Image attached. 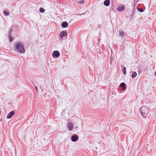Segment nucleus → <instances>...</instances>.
Segmentation results:
<instances>
[{"label":"nucleus","mask_w":156,"mask_h":156,"mask_svg":"<svg viewBox=\"0 0 156 156\" xmlns=\"http://www.w3.org/2000/svg\"><path fill=\"white\" fill-rule=\"evenodd\" d=\"M15 46V50L20 54L25 52V50L23 43L21 42L16 43V44Z\"/></svg>","instance_id":"nucleus-1"},{"label":"nucleus","mask_w":156,"mask_h":156,"mask_svg":"<svg viewBox=\"0 0 156 156\" xmlns=\"http://www.w3.org/2000/svg\"><path fill=\"white\" fill-rule=\"evenodd\" d=\"M140 110L141 115L144 118H146L148 112V109L146 107H142Z\"/></svg>","instance_id":"nucleus-2"},{"label":"nucleus","mask_w":156,"mask_h":156,"mask_svg":"<svg viewBox=\"0 0 156 156\" xmlns=\"http://www.w3.org/2000/svg\"><path fill=\"white\" fill-rule=\"evenodd\" d=\"M52 55L54 57H58L60 56V53L58 51H54L52 54Z\"/></svg>","instance_id":"nucleus-3"},{"label":"nucleus","mask_w":156,"mask_h":156,"mask_svg":"<svg viewBox=\"0 0 156 156\" xmlns=\"http://www.w3.org/2000/svg\"><path fill=\"white\" fill-rule=\"evenodd\" d=\"M79 139V137L77 135H74L72 136L71 140L73 142H75Z\"/></svg>","instance_id":"nucleus-4"},{"label":"nucleus","mask_w":156,"mask_h":156,"mask_svg":"<svg viewBox=\"0 0 156 156\" xmlns=\"http://www.w3.org/2000/svg\"><path fill=\"white\" fill-rule=\"evenodd\" d=\"M67 32L65 31H62L60 34V37L61 38H62L64 36H66L67 35Z\"/></svg>","instance_id":"nucleus-5"},{"label":"nucleus","mask_w":156,"mask_h":156,"mask_svg":"<svg viewBox=\"0 0 156 156\" xmlns=\"http://www.w3.org/2000/svg\"><path fill=\"white\" fill-rule=\"evenodd\" d=\"M118 11L121 12L123 11H125L126 10L125 6L123 5L117 8Z\"/></svg>","instance_id":"nucleus-6"},{"label":"nucleus","mask_w":156,"mask_h":156,"mask_svg":"<svg viewBox=\"0 0 156 156\" xmlns=\"http://www.w3.org/2000/svg\"><path fill=\"white\" fill-rule=\"evenodd\" d=\"M15 114V112L13 111H11L10 113L7 115L6 118L7 119L11 118L12 116L13 115Z\"/></svg>","instance_id":"nucleus-7"},{"label":"nucleus","mask_w":156,"mask_h":156,"mask_svg":"<svg viewBox=\"0 0 156 156\" xmlns=\"http://www.w3.org/2000/svg\"><path fill=\"white\" fill-rule=\"evenodd\" d=\"M68 126L69 130H71L73 129V124L71 122H69L68 123Z\"/></svg>","instance_id":"nucleus-8"},{"label":"nucleus","mask_w":156,"mask_h":156,"mask_svg":"<svg viewBox=\"0 0 156 156\" xmlns=\"http://www.w3.org/2000/svg\"><path fill=\"white\" fill-rule=\"evenodd\" d=\"M104 5L106 6H108L110 4V1L109 0H105L104 2Z\"/></svg>","instance_id":"nucleus-9"},{"label":"nucleus","mask_w":156,"mask_h":156,"mask_svg":"<svg viewBox=\"0 0 156 156\" xmlns=\"http://www.w3.org/2000/svg\"><path fill=\"white\" fill-rule=\"evenodd\" d=\"M68 25V23L66 22H64L61 24L62 27L63 28L66 27Z\"/></svg>","instance_id":"nucleus-10"},{"label":"nucleus","mask_w":156,"mask_h":156,"mask_svg":"<svg viewBox=\"0 0 156 156\" xmlns=\"http://www.w3.org/2000/svg\"><path fill=\"white\" fill-rule=\"evenodd\" d=\"M137 74L135 72H132L131 77L132 78H135L137 76Z\"/></svg>","instance_id":"nucleus-11"},{"label":"nucleus","mask_w":156,"mask_h":156,"mask_svg":"<svg viewBox=\"0 0 156 156\" xmlns=\"http://www.w3.org/2000/svg\"><path fill=\"white\" fill-rule=\"evenodd\" d=\"M119 33L121 36L123 37L125 36V33L123 31H119Z\"/></svg>","instance_id":"nucleus-12"},{"label":"nucleus","mask_w":156,"mask_h":156,"mask_svg":"<svg viewBox=\"0 0 156 156\" xmlns=\"http://www.w3.org/2000/svg\"><path fill=\"white\" fill-rule=\"evenodd\" d=\"M122 71L124 75H125L126 73V67H124L122 69Z\"/></svg>","instance_id":"nucleus-13"},{"label":"nucleus","mask_w":156,"mask_h":156,"mask_svg":"<svg viewBox=\"0 0 156 156\" xmlns=\"http://www.w3.org/2000/svg\"><path fill=\"white\" fill-rule=\"evenodd\" d=\"M39 11L41 13H43L44 12L45 10L42 8H40L39 9Z\"/></svg>","instance_id":"nucleus-14"},{"label":"nucleus","mask_w":156,"mask_h":156,"mask_svg":"<svg viewBox=\"0 0 156 156\" xmlns=\"http://www.w3.org/2000/svg\"><path fill=\"white\" fill-rule=\"evenodd\" d=\"M3 13L6 16H8L9 14V13L7 12L6 11H4L3 12Z\"/></svg>","instance_id":"nucleus-15"},{"label":"nucleus","mask_w":156,"mask_h":156,"mask_svg":"<svg viewBox=\"0 0 156 156\" xmlns=\"http://www.w3.org/2000/svg\"><path fill=\"white\" fill-rule=\"evenodd\" d=\"M120 86L122 87H123L125 86V84L124 83H122L120 84Z\"/></svg>","instance_id":"nucleus-16"},{"label":"nucleus","mask_w":156,"mask_h":156,"mask_svg":"<svg viewBox=\"0 0 156 156\" xmlns=\"http://www.w3.org/2000/svg\"><path fill=\"white\" fill-rule=\"evenodd\" d=\"M9 41L12 42L13 41V38L9 35Z\"/></svg>","instance_id":"nucleus-17"},{"label":"nucleus","mask_w":156,"mask_h":156,"mask_svg":"<svg viewBox=\"0 0 156 156\" xmlns=\"http://www.w3.org/2000/svg\"><path fill=\"white\" fill-rule=\"evenodd\" d=\"M137 8L138 9L139 11L140 12H142L144 11L143 9L142 8Z\"/></svg>","instance_id":"nucleus-18"},{"label":"nucleus","mask_w":156,"mask_h":156,"mask_svg":"<svg viewBox=\"0 0 156 156\" xmlns=\"http://www.w3.org/2000/svg\"><path fill=\"white\" fill-rule=\"evenodd\" d=\"M83 0H81L80 1L78 2L80 3L83 4L84 3L83 1Z\"/></svg>","instance_id":"nucleus-19"},{"label":"nucleus","mask_w":156,"mask_h":156,"mask_svg":"<svg viewBox=\"0 0 156 156\" xmlns=\"http://www.w3.org/2000/svg\"><path fill=\"white\" fill-rule=\"evenodd\" d=\"M12 30L11 29H10L9 30V35H10V34H11V33H12Z\"/></svg>","instance_id":"nucleus-20"},{"label":"nucleus","mask_w":156,"mask_h":156,"mask_svg":"<svg viewBox=\"0 0 156 156\" xmlns=\"http://www.w3.org/2000/svg\"><path fill=\"white\" fill-rule=\"evenodd\" d=\"M35 88L36 89V91H37V87H36V86H35Z\"/></svg>","instance_id":"nucleus-21"},{"label":"nucleus","mask_w":156,"mask_h":156,"mask_svg":"<svg viewBox=\"0 0 156 156\" xmlns=\"http://www.w3.org/2000/svg\"><path fill=\"white\" fill-rule=\"evenodd\" d=\"M100 39H98V42H99V41H100Z\"/></svg>","instance_id":"nucleus-22"},{"label":"nucleus","mask_w":156,"mask_h":156,"mask_svg":"<svg viewBox=\"0 0 156 156\" xmlns=\"http://www.w3.org/2000/svg\"><path fill=\"white\" fill-rule=\"evenodd\" d=\"M156 75V72H155V75Z\"/></svg>","instance_id":"nucleus-23"},{"label":"nucleus","mask_w":156,"mask_h":156,"mask_svg":"<svg viewBox=\"0 0 156 156\" xmlns=\"http://www.w3.org/2000/svg\"><path fill=\"white\" fill-rule=\"evenodd\" d=\"M85 14V13H83L81 15H83V14Z\"/></svg>","instance_id":"nucleus-24"}]
</instances>
